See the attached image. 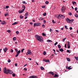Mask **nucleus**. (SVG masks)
I'll use <instances>...</instances> for the list:
<instances>
[{"mask_svg":"<svg viewBox=\"0 0 78 78\" xmlns=\"http://www.w3.org/2000/svg\"><path fill=\"white\" fill-rule=\"evenodd\" d=\"M35 38L37 40L41 42H43L44 40H43V38L41 36H39L37 35H35Z\"/></svg>","mask_w":78,"mask_h":78,"instance_id":"obj_1","label":"nucleus"},{"mask_svg":"<svg viewBox=\"0 0 78 78\" xmlns=\"http://www.w3.org/2000/svg\"><path fill=\"white\" fill-rule=\"evenodd\" d=\"M22 9V10H21V11L19 10L18 11V12H19V13L21 14L22 13H23V12H24L25 11V6L24 5H23Z\"/></svg>","mask_w":78,"mask_h":78,"instance_id":"obj_2","label":"nucleus"},{"mask_svg":"<svg viewBox=\"0 0 78 78\" xmlns=\"http://www.w3.org/2000/svg\"><path fill=\"white\" fill-rule=\"evenodd\" d=\"M7 73H9V74H10L11 75L12 74V73H13V71H12V70H9L8 69H7Z\"/></svg>","mask_w":78,"mask_h":78,"instance_id":"obj_3","label":"nucleus"},{"mask_svg":"<svg viewBox=\"0 0 78 78\" xmlns=\"http://www.w3.org/2000/svg\"><path fill=\"white\" fill-rule=\"evenodd\" d=\"M3 72L5 74H8V73L7 72V69L6 67H5L4 69Z\"/></svg>","mask_w":78,"mask_h":78,"instance_id":"obj_4","label":"nucleus"},{"mask_svg":"<svg viewBox=\"0 0 78 78\" xmlns=\"http://www.w3.org/2000/svg\"><path fill=\"white\" fill-rule=\"evenodd\" d=\"M41 24L40 23H34V27H36V26H40Z\"/></svg>","mask_w":78,"mask_h":78,"instance_id":"obj_5","label":"nucleus"},{"mask_svg":"<svg viewBox=\"0 0 78 78\" xmlns=\"http://www.w3.org/2000/svg\"><path fill=\"white\" fill-rule=\"evenodd\" d=\"M61 11L62 12H64L66 11V7L63 6L62 8Z\"/></svg>","mask_w":78,"mask_h":78,"instance_id":"obj_6","label":"nucleus"},{"mask_svg":"<svg viewBox=\"0 0 78 78\" xmlns=\"http://www.w3.org/2000/svg\"><path fill=\"white\" fill-rule=\"evenodd\" d=\"M21 52V51H20V50H19L17 53L15 57H17L18 56H19V55L20 54V53Z\"/></svg>","mask_w":78,"mask_h":78,"instance_id":"obj_7","label":"nucleus"},{"mask_svg":"<svg viewBox=\"0 0 78 78\" xmlns=\"http://www.w3.org/2000/svg\"><path fill=\"white\" fill-rule=\"evenodd\" d=\"M66 20L67 23H70L71 20L69 18H67L66 19Z\"/></svg>","mask_w":78,"mask_h":78,"instance_id":"obj_8","label":"nucleus"},{"mask_svg":"<svg viewBox=\"0 0 78 78\" xmlns=\"http://www.w3.org/2000/svg\"><path fill=\"white\" fill-rule=\"evenodd\" d=\"M43 61L46 62H50V60H47L45 59H43Z\"/></svg>","mask_w":78,"mask_h":78,"instance_id":"obj_9","label":"nucleus"},{"mask_svg":"<svg viewBox=\"0 0 78 78\" xmlns=\"http://www.w3.org/2000/svg\"><path fill=\"white\" fill-rule=\"evenodd\" d=\"M3 50L4 53H6L7 51V50H8V48L5 47V48H3Z\"/></svg>","mask_w":78,"mask_h":78,"instance_id":"obj_10","label":"nucleus"},{"mask_svg":"<svg viewBox=\"0 0 78 78\" xmlns=\"http://www.w3.org/2000/svg\"><path fill=\"white\" fill-rule=\"evenodd\" d=\"M70 67H71V66L68 67V66H66V69H69V70H71V69H72V68H70Z\"/></svg>","mask_w":78,"mask_h":78,"instance_id":"obj_11","label":"nucleus"},{"mask_svg":"<svg viewBox=\"0 0 78 78\" xmlns=\"http://www.w3.org/2000/svg\"><path fill=\"white\" fill-rule=\"evenodd\" d=\"M61 18H62V15H58V16L57 17V18H58L59 19H61Z\"/></svg>","mask_w":78,"mask_h":78,"instance_id":"obj_12","label":"nucleus"},{"mask_svg":"<svg viewBox=\"0 0 78 78\" xmlns=\"http://www.w3.org/2000/svg\"><path fill=\"white\" fill-rule=\"evenodd\" d=\"M48 73H50V74L52 75L53 76H54V74H53L54 73L53 72H49Z\"/></svg>","mask_w":78,"mask_h":78,"instance_id":"obj_13","label":"nucleus"},{"mask_svg":"<svg viewBox=\"0 0 78 78\" xmlns=\"http://www.w3.org/2000/svg\"><path fill=\"white\" fill-rule=\"evenodd\" d=\"M36 76H30L29 77V78H36Z\"/></svg>","mask_w":78,"mask_h":78,"instance_id":"obj_14","label":"nucleus"},{"mask_svg":"<svg viewBox=\"0 0 78 78\" xmlns=\"http://www.w3.org/2000/svg\"><path fill=\"white\" fill-rule=\"evenodd\" d=\"M1 24H2V25H5V21H3L1 23Z\"/></svg>","mask_w":78,"mask_h":78,"instance_id":"obj_15","label":"nucleus"},{"mask_svg":"<svg viewBox=\"0 0 78 78\" xmlns=\"http://www.w3.org/2000/svg\"><path fill=\"white\" fill-rule=\"evenodd\" d=\"M59 51H61V52H62V51H64V49L62 48H61L59 49Z\"/></svg>","mask_w":78,"mask_h":78,"instance_id":"obj_16","label":"nucleus"},{"mask_svg":"<svg viewBox=\"0 0 78 78\" xmlns=\"http://www.w3.org/2000/svg\"><path fill=\"white\" fill-rule=\"evenodd\" d=\"M47 42H53V41L50 40H48L47 41Z\"/></svg>","mask_w":78,"mask_h":78,"instance_id":"obj_17","label":"nucleus"},{"mask_svg":"<svg viewBox=\"0 0 78 78\" xmlns=\"http://www.w3.org/2000/svg\"><path fill=\"white\" fill-rule=\"evenodd\" d=\"M27 52L30 54V53H31V51L30 50V49H28L27 51Z\"/></svg>","mask_w":78,"mask_h":78,"instance_id":"obj_18","label":"nucleus"},{"mask_svg":"<svg viewBox=\"0 0 78 78\" xmlns=\"http://www.w3.org/2000/svg\"><path fill=\"white\" fill-rule=\"evenodd\" d=\"M17 23H18V22H15L13 23H12V25H16V24H17Z\"/></svg>","mask_w":78,"mask_h":78,"instance_id":"obj_19","label":"nucleus"},{"mask_svg":"<svg viewBox=\"0 0 78 78\" xmlns=\"http://www.w3.org/2000/svg\"><path fill=\"white\" fill-rule=\"evenodd\" d=\"M40 68L41 70H44V68L42 66Z\"/></svg>","mask_w":78,"mask_h":78,"instance_id":"obj_20","label":"nucleus"},{"mask_svg":"<svg viewBox=\"0 0 78 78\" xmlns=\"http://www.w3.org/2000/svg\"><path fill=\"white\" fill-rule=\"evenodd\" d=\"M43 19H44V18H42V17H40L39 19V20H43Z\"/></svg>","mask_w":78,"mask_h":78,"instance_id":"obj_21","label":"nucleus"},{"mask_svg":"<svg viewBox=\"0 0 78 78\" xmlns=\"http://www.w3.org/2000/svg\"><path fill=\"white\" fill-rule=\"evenodd\" d=\"M58 75H57L56 74H55L54 76V77H58Z\"/></svg>","mask_w":78,"mask_h":78,"instance_id":"obj_22","label":"nucleus"},{"mask_svg":"<svg viewBox=\"0 0 78 78\" xmlns=\"http://www.w3.org/2000/svg\"><path fill=\"white\" fill-rule=\"evenodd\" d=\"M67 61H69H69H70V59L69 58H67Z\"/></svg>","mask_w":78,"mask_h":78,"instance_id":"obj_23","label":"nucleus"},{"mask_svg":"<svg viewBox=\"0 0 78 78\" xmlns=\"http://www.w3.org/2000/svg\"><path fill=\"white\" fill-rule=\"evenodd\" d=\"M62 19H64V18H65V16L62 15Z\"/></svg>","mask_w":78,"mask_h":78,"instance_id":"obj_24","label":"nucleus"},{"mask_svg":"<svg viewBox=\"0 0 78 78\" xmlns=\"http://www.w3.org/2000/svg\"><path fill=\"white\" fill-rule=\"evenodd\" d=\"M58 48H59L60 49V48H61V45L59 44L58 45Z\"/></svg>","mask_w":78,"mask_h":78,"instance_id":"obj_25","label":"nucleus"},{"mask_svg":"<svg viewBox=\"0 0 78 78\" xmlns=\"http://www.w3.org/2000/svg\"><path fill=\"white\" fill-rule=\"evenodd\" d=\"M43 16H46V14H47V13L44 12V13H43Z\"/></svg>","mask_w":78,"mask_h":78,"instance_id":"obj_26","label":"nucleus"},{"mask_svg":"<svg viewBox=\"0 0 78 78\" xmlns=\"http://www.w3.org/2000/svg\"><path fill=\"white\" fill-rule=\"evenodd\" d=\"M42 35L43 36H46V35L44 33H42Z\"/></svg>","mask_w":78,"mask_h":78,"instance_id":"obj_27","label":"nucleus"},{"mask_svg":"<svg viewBox=\"0 0 78 78\" xmlns=\"http://www.w3.org/2000/svg\"><path fill=\"white\" fill-rule=\"evenodd\" d=\"M45 3H46V5H48V4L49 3V2H48V1H46L45 2Z\"/></svg>","mask_w":78,"mask_h":78,"instance_id":"obj_28","label":"nucleus"},{"mask_svg":"<svg viewBox=\"0 0 78 78\" xmlns=\"http://www.w3.org/2000/svg\"><path fill=\"white\" fill-rule=\"evenodd\" d=\"M27 31H32V29H28Z\"/></svg>","mask_w":78,"mask_h":78,"instance_id":"obj_29","label":"nucleus"},{"mask_svg":"<svg viewBox=\"0 0 78 78\" xmlns=\"http://www.w3.org/2000/svg\"><path fill=\"white\" fill-rule=\"evenodd\" d=\"M43 55H46V52H45V51H44Z\"/></svg>","mask_w":78,"mask_h":78,"instance_id":"obj_30","label":"nucleus"},{"mask_svg":"<svg viewBox=\"0 0 78 78\" xmlns=\"http://www.w3.org/2000/svg\"><path fill=\"white\" fill-rule=\"evenodd\" d=\"M4 15L5 16H9V15L8 13L5 14Z\"/></svg>","mask_w":78,"mask_h":78,"instance_id":"obj_31","label":"nucleus"},{"mask_svg":"<svg viewBox=\"0 0 78 78\" xmlns=\"http://www.w3.org/2000/svg\"><path fill=\"white\" fill-rule=\"evenodd\" d=\"M75 17H78V15L77 14H75Z\"/></svg>","mask_w":78,"mask_h":78,"instance_id":"obj_32","label":"nucleus"},{"mask_svg":"<svg viewBox=\"0 0 78 78\" xmlns=\"http://www.w3.org/2000/svg\"><path fill=\"white\" fill-rule=\"evenodd\" d=\"M75 57V58L76 60V61H78V57Z\"/></svg>","mask_w":78,"mask_h":78,"instance_id":"obj_33","label":"nucleus"},{"mask_svg":"<svg viewBox=\"0 0 78 78\" xmlns=\"http://www.w3.org/2000/svg\"><path fill=\"white\" fill-rule=\"evenodd\" d=\"M28 13L27 12L25 14V16H27L28 15Z\"/></svg>","mask_w":78,"mask_h":78,"instance_id":"obj_34","label":"nucleus"},{"mask_svg":"<svg viewBox=\"0 0 78 78\" xmlns=\"http://www.w3.org/2000/svg\"><path fill=\"white\" fill-rule=\"evenodd\" d=\"M23 4H27V3L25 2V1H23Z\"/></svg>","mask_w":78,"mask_h":78,"instance_id":"obj_35","label":"nucleus"},{"mask_svg":"<svg viewBox=\"0 0 78 78\" xmlns=\"http://www.w3.org/2000/svg\"><path fill=\"white\" fill-rule=\"evenodd\" d=\"M16 33L17 34H19V32L18 31H16Z\"/></svg>","mask_w":78,"mask_h":78,"instance_id":"obj_36","label":"nucleus"},{"mask_svg":"<svg viewBox=\"0 0 78 78\" xmlns=\"http://www.w3.org/2000/svg\"><path fill=\"white\" fill-rule=\"evenodd\" d=\"M67 51L68 53H70V51L69 50H67Z\"/></svg>","mask_w":78,"mask_h":78,"instance_id":"obj_37","label":"nucleus"},{"mask_svg":"<svg viewBox=\"0 0 78 78\" xmlns=\"http://www.w3.org/2000/svg\"><path fill=\"white\" fill-rule=\"evenodd\" d=\"M58 44V42H56L54 44V45L55 46L56 45H57Z\"/></svg>","mask_w":78,"mask_h":78,"instance_id":"obj_38","label":"nucleus"},{"mask_svg":"<svg viewBox=\"0 0 78 78\" xmlns=\"http://www.w3.org/2000/svg\"><path fill=\"white\" fill-rule=\"evenodd\" d=\"M66 38H64L62 40V41L63 42H65V40H66Z\"/></svg>","mask_w":78,"mask_h":78,"instance_id":"obj_39","label":"nucleus"},{"mask_svg":"<svg viewBox=\"0 0 78 78\" xmlns=\"http://www.w3.org/2000/svg\"><path fill=\"white\" fill-rule=\"evenodd\" d=\"M67 42H68V44H67V46H69L70 45L69 44V43H70V42L69 41Z\"/></svg>","mask_w":78,"mask_h":78,"instance_id":"obj_40","label":"nucleus"},{"mask_svg":"<svg viewBox=\"0 0 78 78\" xmlns=\"http://www.w3.org/2000/svg\"><path fill=\"white\" fill-rule=\"evenodd\" d=\"M14 49H15V51H16V52H17V51H18V50H17V49H16V48H15Z\"/></svg>","mask_w":78,"mask_h":78,"instance_id":"obj_41","label":"nucleus"},{"mask_svg":"<svg viewBox=\"0 0 78 78\" xmlns=\"http://www.w3.org/2000/svg\"><path fill=\"white\" fill-rule=\"evenodd\" d=\"M71 36H72V37H73L74 36H73V34H71Z\"/></svg>","mask_w":78,"mask_h":78,"instance_id":"obj_42","label":"nucleus"},{"mask_svg":"<svg viewBox=\"0 0 78 78\" xmlns=\"http://www.w3.org/2000/svg\"><path fill=\"white\" fill-rule=\"evenodd\" d=\"M71 20L70 22H73V21H74V20L72 19L71 20Z\"/></svg>","mask_w":78,"mask_h":78,"instance_id":"obj_43","label":"nucleus"},{"mask_svg":"<svg viewBox=\"0 0 78 78\" xmlns=\"http://www.w3.org/2000/svg\"><path fill=\"white\" fill-rule=\"evenodd\" d=\"M77 9H78V8H77V7H76V8H75V11H77Z\"/></svg>","mask_w":78,"mask_h":78,"instance_id":"obj_44","label":"nucleus"},{"mask_svg":"<svg viewBox=\"0 0 78 78\" xmlns=\"http://www.w3.org/2000/svg\"><path fill=\"white\" fill-rule=\"evenodd\" d=\"M16 37H14L13 38V41H16Z\"/></svg>","mask_w":78,"mask_h":78,"instance_id":"obj_45","label":"nucleus"},{"mask_svg":"<svg viewBox=\"0 0 78 78\" xmlns=\"http://www.w3.org/2000/svg\"><path fill=\"white\" fill-rule=\"evenodd\" d=\"M20 18H21V19H23V16H22L21 15H20Z\"/></svg>","mask_w":78,"mask_h":78,"instance_id":"obj_46","label":"nucleus"},{"mask_svg":"<svg viewBox=\"0 0 78 78\" xmlns=\"http://www.w3.org/2000/svg\"><path fill=\"white\" fill-rule=\"evenodd\" d=\"M25 49H23L21 50V53H23V50H24Z\"/></svg>","mask_w":78,"mask_h":78,"instance_id":"obj_47","label":"nucleus"},{"mask_svg":"<svg viewBox=\"0 0 78 78\" xmlns=\"http://www.w3.org/2000/svg\"><path fill=\"white\" fill-rule=\"evenodd\" d=\"M52 22H53V23H56V22H54V20H52Z\"/></svg>","mask_w":78,"mask_h":78,"instance_id":"obj_48","label":"nucleus"},{"mask_svg":"<svg viewBox=\"0 0 78 78\" xmlns=\"http://www.w3.org/2000/svg\"><path fill=\"white\" fill-rule=\"evenodd\" d=\"M69 14L70 16H71V15L72 14L71 12H69Z\"/></svg>","mask_w":78,"mask_h":78,"instance_id":"obj_49","label":"nucleus"},{"mask_svg":"<svg viewBox=\"0 0 78 78\" xmlns=\"http://www.w3.org/2000/svg\"><path fill=\"white\" fill-rule=\"evenodd\" d=\"M12 75L14 77L15 76H16V74H12Z\"/></svg>","mask_w":78,"mask_h":78,"instance_id":"obj_50","label":"nucleus"},{"mask_svg":"<svg viewBox=\"0 0 78 78\" xmlns=\"http://www.w3.org/2000/svg\"><path fill=\"white\" fill-rule=\"evenodd\" d=\"M8 62H11V60H10V59H9V60H8Z\"/></svg>","mask_w":78,"mask_h":78,"instance_id":"obj_51","label":"nucleus"},{"mask_svg":"<svg viewBox=\"0 0 78 78\" xmlns=\"http://www.w3.org/2000/svg\"><path fill=\"white\" fill-rule=\"evenodd\" d=\"M9 8V6L7 5L5 6L6 8Z\"/></svg>","mask_w":78,"mask_h":78,"instance_id":"obj_52","label":"nucleus"},{"mask_svg":"<svg viewBox=\"0 0 78 78\" xmlns=\"http://www.w3.org/2000/svg\"><path fill=\"white\" fill-rule=\"evenodd\" d=\"M65 28H66V29H68V28H67V26H65Z\"/></svg>","mask_w":78,"mask_h":78,"instance_id":"obj_53","label":"nucleus"},{"mask_svg":"<svg viewBox=\"0 0 78 78\" xmlns=\"http://www.w3.org/2000/svg\"><path fill=\"white\" fill-rule=\"evenodd\" d=\"M50 31L51 32H53V30L51 29H50Z\"/></svg>","mask_w":78,"mask_h":78,"instance_id":"obj_54","label":"nucleus"},{"mask_svg":"<svg viewBox=\"0 0 78 78\" xmlns=\"http://www.w3.org/2000/svg\"><path fill=\"white\" fill-rule=\"evenodd\" d=\"M15 66H16V67L17 66V63H15Z\"/></svg>","mask_w":78,"mask_h":78,"instance_id":"obj_55","label":"nucleus"},{"mask_svg":"<svg viewBox=\"0 0 78 78\" xmlns=\"http://www.w3.org/2000/svg\"><path fill=\"white\" fill-rule=\"evenodd\" d=\"M24 70H25L27 71V68H24Z\"/></svg>","mask_w":78,"mask_h":78,"instance_id":"obj_56","label":"nucleus"},{"mask_svg":"<svg viewBox=\"0 0 78 78\" xmlns=\"http://www.w3.org/2000/svg\"><path fill=\"white\" fill-rule=\"evenodd\" d=\"M42 27H45V25H44V24H43L42 25Z\"/></svg>","mask_w":78,"mask_h":78,"instance_id":"obj_57","label":"nucleus"},{"mask_svg":"<svg viewBox=\"0 0 78 78\" xmlns=\"http://www.w3.org/2000/svg\"><path fill=\"white\" fill-rule=\"evenodd\" d=\"M44 23H46V21H45V20H44Z\"/></svg>","mask_w":78,"mask_h":78,"instance_id":"obj_58","label":"nucleus"},{"mask_svg":"<svg viewBox=\"0 0 78 78\" xmlns=\"http://www.w3.org/2000/svg\"><path fill=\"white\" fill-rule=\"evenodd\" d=\"M28 59H29V60H30V61H31V58H28Z\"/></svg>","mask_w":78,"mask_h":78,"instance_id":"obj_59","label":"nucleus"},{"mask_svg":"<svg viewBox=\"0 0 78 78\" xmlns=\"http://www.w3.org/2000/svg\"><path fill=\"white\" fill-rule=\"evenodd\" d=\"M29 54H30L29 53H28V52L26 53V55H29Z\"/></svg>","mask_w":78,"mask_h":78,"instance_id":"obj_60","label":"nucleus"},{"mask_svg":"<svg viewBox=\"0 0 78 78\" xmlns=\"http://www.w3.org/2000/svg\"><path fill=\"white\" fill-rule=\"evenodd\" d=\"M66 45H67V44H66L65 45V48H67Z\"/></svg>","mask_w":78,"mask_h":78,"instance_id":"obj_61","label":"nucleus"},{"mask_svg":"<svg viewBox=\"0 0 78 78\" xmlns=\"http://www.w3.org/2000/svg\"><path fill=\"white\" fill-rule=\"evenodd\" d=\"M11 51H10L12 53V52H13V50H12V49H11Z\"/></svg>","mask_w":78,"mask_h":78,"instance_id":"obj_62","label":"nucleus"},{"mask_svg":"<svg viewBox=\"0 0 78 78\" xmlns=\"http://www.w3.org/2000/svg\"><path fill=\"white\" fill-rule=\"evenodd\" d=\"M69 29L70 30H72V27H70V28Z\"/></svg>","mask_w":78,"mask_h":78,"instance_id":"obj_63","label":"nucleus"},{"mask_svg":"<svg viewBox=\"0 0 78 78\" xmlns=\"http://www.w3.org/2000/svg\"><path fill=\"white\" fill-rule=\"evenodd\" d=\"M7 32H8V33H10V32H11V30H8V31H7Z\"/></svg>","mask_w":78,"mask_h":78,"instance_id":"obj_64","label":"nucleus"}]
</instances>
